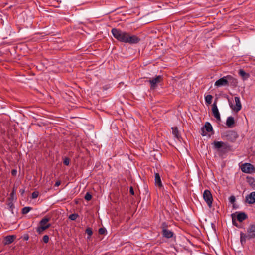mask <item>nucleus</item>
Masks as SVG:
<instances>
[{"label": "nucleus", "mask_w": 255, "mask_h": 255, "mask_svg": "<svg viewBox=\"0 0 255 255\" xmlns=\"http://www.w3.org/2000/svg\"><path fill=\"white\" fill-rule=\"evenodd\" d=\"M113 37L118 41L125 43L128 36V32L121 30L120 29L114 28L111 30Z\"/></svg>", "instance_id": "nucleus-1"}, {"label": "nucleus", "mask_w": 255, "mask_h": 255, "mask_svg": "<svg viewBox=\"0 0 255 255\" xmlns=\"http://www.w3.org/2000/svg\"><path fill=\"white\" fill-rule=\"evenodd\" d=\"M50 220V218L44 217L39 222V226L37 227L36 230L38 234H42L45 230L50 227L51 224L50 223H48Z\"/></svg>", "instance_id": "nucleus-2"}, {"label": "nucleus", "mask_w": 255, "mask_h": 255, "mask_svg": "<svg viewBox=\"0 0 255 255\" xmlns=\"http://www.w3.org/2000/svg\"><path fill=\"white\" fill-rule=\"evenodd\" d=\"M232 81L235 84L237 83V80L233 78L231 76H224L219 80H217L215 83V86L216 87H221L227 86L229 84V82Z\"/></svg>", "instance_id": "nucleus-3"}, {"label": "nucleus", "mask_w": 255, "mask_h": 255, "mask_svg": "<svg viewBox=\"0 0 255 255\" xmlns=\"http://www.w3.org/2000/svg\"><path fill=\"white\" fill-rule=\"evenodd\" d=\"M162 235L165 238L169 239L174 236V233L168 229V226L165 222H163L161 224Z\"/></svg>", "instance_id": "nucleus-4"}, {"label": "nucleus", "mask_w": 255, "mask_h": 255, "mask_svg": "<svg viewBox=\"0 0 255 255\" xmlns=\"http://www.w3.org/2000/svg\"><path fill=\"white\" fill-rule=\"evenodd\" d=\"M163 80V77L161 75L156 76V77L150 79L148 80L149 83L150 84V89L151 90L155 89L158 84L161 83Z\"/></svg>", "instance_id": "nucleus-5"}, {"label": "nucleus", "mask_w": 255, "mask_h": 255, "mask_svg": "<svg viewBox=\"0 0 255 255\" xmlns=\"http://www.w3.org/2000/svg\"><path fill=\"white\" fill-rule=\"evenodd\" d=\"M203 199L209 208L212 207L213 197L211 192L209 190H205L203 194Z\"/></svg>", "instance_id": "nucleus-6"}, {"label": "nucleus", "mask_w": 255, "mask_h": 255, "mask_svg": "<svg viewBox=\"0 0 255 255\" xmlns=\"http://www.w3.org/2000/svg\"><path fill=\"white\" fill-rule=\"evenodd\" d=\"M140 41V38L135 35L130 34L128 32V36H127V39L125 43H129L130 44H135L139 43Z\"/></svg>", "instance_id": "nucleus-7"}, {"label": "nucleus", "mask_w": 255, "mask_h": 255, "mask_svg": "<svg viewBox=\"0 0 255 255\" xmlns=\"http://www.w3.org/2000/svg\"><path fill=\"white\" fill-rule=\"evenodd\" d=\"M241 169L242 172L246 173H252L255 171L254 166L251 163H245L241 165Z\"/></svg>", "instance_id": "nucleus-8"}, {"label": "nucleus", "mask_w": 255, "mask_h": 255, "mask_svg": "<svg viewBox=\"0 0 255 255\" xmlns=\"http://www.w3.org/2000/svg\"><path fill=\"white\" fill-rule=\"evenodd\" d=\"M234 99L235 102V105H233L230 103H229V105L230 107L232 109L233 111H234L236 112H238L241 109L242 105L239 97H235Z\"/></svg>", "instance_id": "nucleus-9"}, {"label": "nucleus", "mask_w": 255, "mask_h": 255, "mask_svg": "<svg viewBox=\"0 0 255 255\" xmlns=\"http://www.w3.org/2000/svg\"><path fill=\"white\" fill-rule=\"evenodd\" d=\"M212 112L213 116L217 119V120L220 121L221 117L220 113L219 112L216 103L215 102H214L212 105Z\"/></svg>", "instance_id": "nucleus-10"}, {"label": "nucleus", "mask_w": 255, "mask_h": 255, "mask_svg": "<svg viewBox=\"0 0 255 255\" xmlns=\"http://www.w3.org/2000/svg\"><path fill=\"white\" fill-rule=\"evenodd\" d=\"M245 201L249 204H253L255 203V191L251 192L247 195L245 198Z\"/></svg>", "instance_id": "nucleus-11"}, {"label": "nucleus", "mask_w": 255, "mask_h": 255, "mask_svg": "<svg viewBox=\"0 0 255 255\" xmlns=\"http://www.w3.org/2000/svg\"><path fill=\"white\" fill-rule=\"evenodd\" d=\"M247 233L250 238L252 239L255 238V223L250 225L247 229Z\"/></svg>", "instance_id": "nucleus-12"}, {"label": "nucleus", "mask_w": 255, "mask_h": 255, "mask_svg": "<svg viewBox=\"0 0 255 255\" xmlns=\"http://www.w3.org/2000/svg\"><path fill=\"white\" fill-rule=\"evenodd\" d=\"M204 128L208 132H211L213 130V128L211 124L208 122H206L204 128L202 129V133L201 134L202 136H205L206 134V133L204 132Z\"/></svg>", "instance_id": "nucleus-13"}, {"label": "nucleus", "mask_w": 255, "mask_h": 255, "mask_svg": "<svg viewBox=\"0 0 255 255\" xmlns=\"http://www.w3.org/2000/svg\"><path fill=\"white\" fill-rule=\"evenodd\" d=\"M213 148L216 149L218 152L221 149V147H224L225 142L223 141H215L213 143Z\"/></svg>", "instance_id": "nucleus-14"}, {"label": "nucleus", "mask_w": 255, "mask_h": 255, "mask_svg": "<svg viewBox=\"0 0 255 255\" xmlns=\"http://www.w3.org/2000/svg\"><path fill=\"white\" fill-rule=\"evenodd\" d=\"M15 238L16 236L15 235L6 236L4 238L3 243L4 245H9L12 243Z\"/></svg>", "instance_id": "nucleus-15"}, {"label": "nucleus", "mask_w": 255, "mask_h": 255, "mask_svg": "<svg viewBox=\"0 0 255 255\" xmlns=\"http://www.w3.org/2000/svg\"><path fill=\"white\" fill-rule=\"evenodd\" d=\"M155 184L156 186H158L159 188H161L163 185L162 184V182L161 180V178L159 175V174L158 173H156L155 174Z\"/></svg>", "instance_id": "nucleus-16"}, {"label": "nucleus", "mask_w": 255, "mask_h": 255, "mask_svg": "<svg viewBox=\"0 0 255 255\" xmlns=\"http://www.w3.org/2000/svg\"><path fill=\"white\" fill-rule=\"evenodd\" d=\"M252 239L250 237L249 235L248 234L247 235L243 233H240V242L242 245H243L246 243V239Z\"/></svg>", "instance_id": "nucleus-17"}, {"label": "nucleus", "mask_w": 255, "mask_h": 255, "mask_svg": "<svg viewBox=\"0 0 255 255\" xmlns=\"http://www.w3.org/2000/svg\"><path fill=\"white\" fill-rule=\"evenodd\" d=\"M248 218L247 215L244 212L238 213L237 215V219L240 222L246 220Z\"/></svg>", "instance_id": "nucleus-18"}, {"label": "nucleus", "mask_w": 255, "mask_h": 255, "mask_svg": "<svg viewBox=\"0 0 255 255\" xmlns=\"http://www.w3.org/2000/svg\"><path fill=\"white\" fill-rule=\"evenodd\" d=\"M171 129H172V134L174 135V136L176 139H177L178 140H180V139L181 138V136H180V135L179 134V131H178L177 127H172L171 128Z\"/></svg>", "instance_id": "nucleus-19"}, {"label": "nucleus", "mask_w": 255, "mask_h": 255, "mask_svg": "<svg viewBox=\"0 0 255 255\" xmlns=\"http://www.w3.org/2000/svg\"><path fill=\"white\" fill-rule=\"evenodd\" d=\"M13 201L11 199V198H8L7 201V208L11 212L12 214H14L13 209L14 208V206L13 203Z\"/></svg>", "instance_id": "nucleus-20"}, {"label": "nucleus", "mask_w": 255, "mask_h": 255, "mask_svg": "<svg viewBox=\"0 0 255 255\" xmlns=\"http://www.w3.org/2000/svg\"><path fill=\"white\" fill-rule=\"evenodd\" d=\"M235 124V120L233 117L230 116L228 117L226 124L229 128H232L233 127L234 124Z\"/></svg>", "instance_id": "nucleus-21"}, {"label": "nucleus", "mask_w": 255, "mask_h": 255, "mask_svg": "<svg viewBox=\"0 0 255 255\" xmlns=\"http://www.w3.org/2000/svg\"><path fill=\"white\" fill-rule=\"evenodd\" d=\"M230 149V146L228 144V143L225 142V145L224 147H221V149L218 151L219 154L222 155L225 153H226Z\"/></svg>", "instance_id": "nucleus-22"}, {"label": "nucleus", "mask_w": 255, "mask_h": 255, "mask_svg": "<svg viewBox=\"0 0 255 255\" xmlns=\"http://www.w3.org/2000/svg\"><path fill=\"white\" fill-rule=\"evenodd\" d=\"M247 182L252 188H255V179L252 177H247Z\"/></svg>", "instance_id": "nucleus-23"}, {"label": "nucleus", "mask_w": 255, "mask_h": 255, "mask_svg": "<svg viewBox=\"0 0 255 255\" xmlns=\"http://www.w3.org/2000/svg\"><path fill=\"white\" fill-rule=\"evenodd\" d=\"M239 74L242 77L244 80L247 79L249 76V74L246 73L244 70L240 69L239 71Z\"/></svg>", "instance_id": "nucleus-24"}, {"label": "nucleus", "mask_w": 255, "mask_h": 255, "mask_svg": "<svg viewBox=\"0 0 255 255\" xmlns=\"http://www.w3.org/2000/svg\"><path fill=\"white\" fill-rule=\"evenodd\" d=\"M227 137H233L234 139H236L238 137L237 133L233 131H231L228 132L227 134Z\"/></svg>", "instance_id": "nucleus-25"}, {"label": "nucleus", "mask_w": 255, "mask_h": 255, "mask_svg": "<svg viewBox=\"0 0 255 255\" xmlns=\"http://www.w3.org/2000/svg\"><path fill=\"white\" fill-rule=\"evenodd\" d=\"M213 97L211 95H207L205 97V102L208 104H210L212 102Z\"/></svg>", "instance_id": "nucleus-26"}, {"label": "nucleus", "mask_w": 255, "mask_h": 255, "mask_svg": "<svg viewBox=\"0 0 255 255\" xmlns=\"http://www.w3.org/2000/svg\"><path fill=\"white\" fill-rule=\"evenodd\" d=\"M32 208L30 207H25L22 209V213L23 214H26L30 211Z\"/></svg>", "instance_id": "nucleus-27"}, {"label": "nucleus", "mask_w": 255, "mask_h": 255, "mask_svg": "<svg viewBox=\"0 0 255 255\" xmlns=\"http://www.w3.org/2000/svg\"><path fill=\"white\" fill-rule=\"evenodd\" d=\"M86 233L88 235L87 239H89L93 234L92 229L90 228H87L86 230Z\"/></svg>", "instance_id": "nucleus-28"}, {"label": "nucleus", "mask_w": 255, "mask_h": 255, "mask_svg": "<svg viewBox=\"0 0 255 255\" xmlns=\"http://www.w3.org/2000/svg\"><path fill=\"white\" fill-rule=\"evenodd\" d=\"M78 215L77 214H72L69 215V219L72 221H75L78 217Z\"/></svg>", "instance_id": "nucleus-29"}, {"label": "nucleus", "mask_w": 255, "mask_h": 255, "mask_svg": "<svg viewBox=\"0 0 255 255\" xmlns=\"http://www.w3.org/2000/svg\"><path fill=\"white\" fill-rule=\"evenodd\" d=\"M92 199V195L89 192H87L85 196V199L87 201H90Z\"/></svg>", "instance_id": "nucleus-30"}, {"label": "nucleus", "mask_w": 255, "mask_h": 255, "mask_svg": "<svg viewBox=\"0 0 255 255\" xmlns=\"http://www.w3.org/2000/svg\"><path fill=\"white\" fill-rule=\"evenodd\" d=\"M39 195V192L38 191H34L32 193V198L36 199Z\"/></svg>", "instance_id": "nucleus-31"}, {"label": "nucleus", "mask_w": 255, "mask_h": 255, "mask_svg": "<svg viewBox=\"0 0 255 255\" xmlns=\"http://www.w3.org/2000/svg\"><path fill=\"white\" fill-rule=\"evenodd\" d=\"M49 238L48 235H46L43 237V241L45 243H47L49 242Z\"/></svg>", "instance_id": "nucleus-32"}, {"label": "nucleus", "mask_w": 255, "mask_h": 255, "mask_svg": "<svg viewBox=\"0 0 255 255\" xmlns=\"http://www.w3.org/2000/svg\"><path fill=\"white\" fill-rule=\"evenodd\" d=\"M106 229L104 228H101L99 229V233L101 235H103L106 232Z\"/></svg>", "instance_id": "nucleus-33"}, {"label": "nucleus", "mask_w": 255, "mask_h": 255, "mask_svg": "<svg viewBox=\"0 0 255 255\" xmlns=\"http://www.w3.org/2000/svg\"><path fill=\"white\" fill-rule=\"evenodd\" d=\"M63 163L65 165H69L70 163V159L67 157L65 158Z\"/></svg>", "instance_id": "nucleus-34"}, {"label": "nucleus", "mask_w": 255, "mask_h": 255, "mask_svg": "<svg viewBox=\"0 0 255 255\" xmlns=\"http://www.w3.org/2000/svg\"><path fill=\"white\" fill-rule=\"evenodd\" d=\"M229 200L231 203H234L235 202L236 198L234 196H231L229 197Z\"/></svg>", "instance_id": "nucleus-35"}, {"label": "nucleus", "mask_w": 255, "mask_h": 255, "mask_svg": "<svg viewBox=\"0 0 255 255\" xmlns=\"http://www.w3.org/2000/svg\"><path fill=\"white\" fill-rule=\"evenodd\" d=\"M232 223H233V224L234 225V226H236V227H238V225L236 223V220L234 218V214H232Z\"/></svg>", "instance_id": "nucleus-36"}, {"label": "nucleus", "mask_w": 255, "mask_h": 255, "mask_svg": "<svg viewBox=\"0 0 255 255\" xmlns=\"http://www.w3.org/2000/svg\"><path fill=\"white\" fill-rule=\"evenodd\" d=\"M129 192L132 195H133L134 194V190H133V188L132 187H130Z\"/></svg>", "instance_id": "nucleus-37"}, {"label": "nucleus", "mask_w": 255, "mask_h": 255, "mask_svg": "<svg viewBox=\"0 0 255 255\" xmlns=\"http://www.w3.org/2000/svg\"><path fill=\"white\" fill-rule=\"evenodd\" d=\"M14 195H15V193H14V191H13L11 193H10V197L9 198H11V199L13 201V198H14Z\"/></svg>", "instance_id": "nucleus-38"}, {"label": "nucleus", "mask_w": 255, "mask_h": 255, "mask_svg": "<svg viewBox=\"0 0 255 255\" xmlns=\"http://www.w3.org/2000/svg\"><path fill=\"white\" fill-rule=\"evenodd\" d=\"M60 183H61V182H60V181H57L55 183V185L56 186H59V185H60Z\"/></svg>", "instance_id": "nucleus-39"}, {"label": "nucleus", "mask_w": 255, "mask_h": 255, "mask_svg": "<svg viewBox=\"0 0 255 255\" xmlns=\"http://www.w3.org/2000/svg\"><path fill=\"white\" fill-rule=\"evenodd\" d=\"M16 172H17V171H16V170H12V172H11L12 174L13 175H15V174H16Z\"/></svg>", "instance_id": "nucleus-40"}, {"label": "nucleus", "mask_w": 255, "mask_h": 255, "mask_svg": "<svg viewBox=\"0 0 255 255\" xmlns=\"http://www.w3.org/2000/svg\"><path fill=\"white\" fill-rule=\"evenodd\" d=\"M25 239L27 240L28 239V237H25Z\"/></svg>", "instance_id": "nucleus-41"}, {"label": "nucleus", "mask_w": 255, "mask_h": 255, "mask_svg": "<svg viewBox=\"0 0 255 255\" xmlns=\"http://www.w3.org/2000/svg\"><path fill=\"white\" fill-rule=\"evenodd\" d=\"M25 239L27 240L28 239V237H25Z\"/></svg>", "instance_id": "nucleus-42"}]
</instances>
